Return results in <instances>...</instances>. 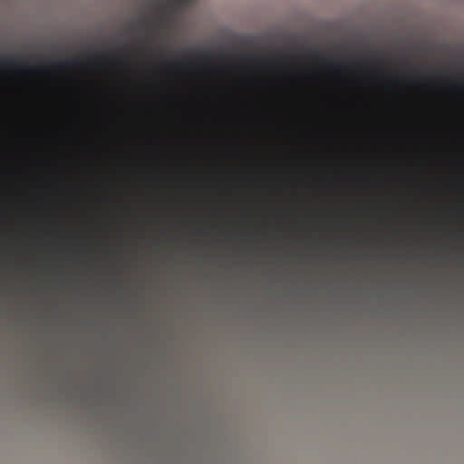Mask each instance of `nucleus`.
I'll use <instances>...</instances> for the list:
<instances>
[{"mask_svg": "<svg viewBox=\"0 0 464 464\" xmlns=\"http://www.w3.org/2000/svg\"><path fill=\"white\" fill-rule=\"evenodd\" d=\"M284 62V246L290 249V48L285 46Z\"/></svg>", "mask_w": 464, "mask_h": 464, "instance_id": "nucleus-1", "label": "nucleus"}, {"mask_svg": "<svg viewBox=\"0 0 464 464\" xmlns=\"http://www.w3.org/2000/svg\"><path fill=\"white\" fill-rule=\"evenodd\" d=\"M294 43V34H292V44ZM294 47L292 46V230L294 229V188H295V70H294ZM294 233L292 232V238Z\"/></svg>", "mask_w": 464, "mask_h": 464, "instance_id": "nucleus-2", "label": "nucleus"}, {"mask_svg": "<svg viewBox=\"0 0 464 464\" xmlns=\"http://www.w3.org/2000/svg\"><path fill=\"white\" fill-rule=\"evenodd\" d=\"M0 68H12L25 73L44 72L48 71L46 66H31L23 63L19 59L13 56L0 57Z\"/></svg>", "mask_w": 464, "mask_h": 464, "instance_id": "nucleus-3", "label": "nucleus"}, {"mask_svg": "<svg viewBox=\"0 0 464 464\" xmlns=\"http://www.w3.org/2000/svg\"><path fill=\"white\" fill-rule=\"evenodd\" d=\"M195 56L197 57V59H198L204 63H208L211 58L209 52L204 51V50L198 51L196 53Z\"/></svg>", "mask_w": 464, "mask_h": 464, "instance_id": "nucleus-4", "label": "nucleus"}, {"mask_svg": "<svg viewBox=\"0 0 464 464\" xmlns=\"http://www.w3.org/2000/svg\"><path fill=\"white\" fill-rule=\"evenodd\" d=\"M327 66L334 71H341L344 68L343 64L339 61L328 62Z\"/></svg>", "mask_w": 464, "mask_h": 464, "instance_id": "nucleus-5", "label": "nucleus"}, {"mask_svg": "<svg viewBox=\"0 0 464 464\" xmlns=\"http://www.w3.org/2000/svg\"><path fill=\"white\" fill-rule=\"evenodd\" d=\"M69 62L65 60H60L53 64L55 69H65L69 66Z\"/></svg>", "mask_w": 464, "mask_h": 464, "instance_id": "nucleus-6", "label": "nucleus"}, {"mask_svg": "<svg viewBox=\"0 0 464 464\" xmlns=\"http://www.w3.org/2000/svg\"><path fill=\"white\" fill-rule=\"evenodd\" d=\"M310 55L312 59L315 61L320 60L322 58L321 53L317 50L313 51Z\"/></svg>", "mask_w": 464, "mask_h": 464, "instance_id": "nucleus-7", "label": "nucleus"}, {"mask_svg": "<svg viewBox=\"0 0 464 464\" xmlns=\"http://www.w3.org/2000/svg\"><path fill=\"white\" fill-rule=\"evenodd\" d=\"M177 64L184 67V68H187V67H189L190 66V63L186 62V61H177Z\"/></svg>", "mask_w": 464, "mask_h": 464, "instance_id": "nucleus-8", "label": "nucleus"}, {"mask_svg": "<svg viewBox=\"0 0 464 464\" xmlns=\"http://www.w3.org/2000/svg\"><path fill=\"white\" fill-rule=\"evenodd\" d=\"M450 88L452 90H459L460 89V86L459 84H457L456 82H451L450 83Z\"/></svg>", "mask_w": 464, "mask_h": 464, "instance_id": "nucleus-9", "label": "nucleus"}, {"mask_svg": "<svg viewBox=\"0 0 464 464\" xmlns=\"http://www.w3.org/2000/svg\"><path fill=\"white\" fill-rule=\"evenodd\" d=\"M362 63H363V60H362V59L356 60V65L361 66V65H362Z\"/></svg>", "mask_w": 464, "mask_h": 464, "instance_id": "nucleus-10", "label": "nucleus"}, {"mask_svg": "<svg viewBox=\"0 0 464 464\" xmlns=\"http://www.w3.org/2000/svg\"><path fill=\"white\" fill-rule=\"evenodd\" d=\"M411 82H419V81L417 80H414V79H410Z\"/></svg>", "mask_w": 464, "mask_h": 464, "instance_id": "nucleus-11", "label": "nucleus"}, {"mask_svg": "<svg viewBox=\"0 0 464 464\" xmlns=\"http://www.w3.org/2000/svg\"><path fill=\"white\" fill-rule=\"evenodd\" d=\"M256 243H259V242H260V238H256Z\"/></svg>", "mask_w": 464, "mask_h": 464, "instance_id": "nucleus-12", "label": "nucleus"}, {"mask_svg": "<svg viewBox=\"0 0 464 464\" xmlns=\"http://www.w3.org/2000/svg\"><path fill=\"white\" fill-rule=\"evenodd\" d=\"M103 55H104V56H107V55H108V53H107L106 52H103Z\"/></svg>", "mask_w": 464, "mask_h": 464, "instance_id": "nucleus-13", "label": "nucleus"}]
</instances>
